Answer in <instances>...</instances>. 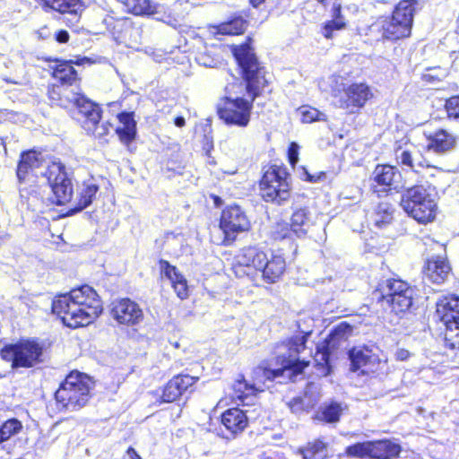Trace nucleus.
Segmentation results:
<instances>
[{
    "label": "nucleus",
    "instance_id": "obj_31",
    "mask_svg": "<svg viewBox=\"0 0 459 459\" xmlns=\"http://www.w3.org/2000/svg\"><path fill=\"white\" fill-rule=\"evenodd\" d=\"M128 13L135 15H151L156 12L152 0H119Z\"/></svg>",
    "mask_w": 459,
    "mask_h": 459
},
{
    "label": "nucleus",
    "instance_id": "obj_27",
    "mask_svg": "<svg viewBox=\"0 0 459 459\" xmlns=\"http://www.w3.org/2000/svg\"><path fill=\"white\" fill-rule=\"evenodd\" d=\"M313 224L311 212L307 208H299L293 212L290 218V229L297 237L306 236Z\"/></svg>",
    "mask_w": 459,
    "mask_h": 459
},
{
    "label": "nucleus",
    "instance_id": "obj_55",
    "mask_svg": "<svg viewBox=\"0 0 459 459\" xmlns=\"http://www.w3.org/2000/svg\"><path fill=\"white\" fill-rule=\"evenodd\" d=\"M55 39L59 43H66L69 40V34L65 30H57L55 33Z\"/></svg>",
    "mask_w": 459,
    "mask_h": 459
},
{
    "label": "nucleus",
    "instance_id": "obj_35",
    "mask_svg": "<svg viewBox=\"0 0 459 459\" xmlns=\"http://www.w3.org/2000/svg\"><path fill=\"white\" fill-rule=\"evenodd\" d=\"M99 187L95 184L85 185L79 193V200L75 206L71 209L72 212H78L88 207L96 195Z\"/></svg>",
    "mask_w": 459,
    "mask_h": 459
},
{
    "label": "nucleus",
    "instance_id": "obj_21",
    "mask_svg": "<svg viewBox=\"0 0 459 459\" xmlns=\"http://www.w3.org/2000/svg\"><path fill=\"white\" fill-rule=\"evenodd\" d=\"M117 118L119 122V126L117 127V135L119 141L131 150L130 144L134 141L137 134L134 113L133 111H124L117 115Z\"/></svg>",
    "mask_w": 459,
    "mask_h": 459
},
{
    "label": "nucleus",
    "instance_id": "obj_45",
    "mask_svg": "<svg viewBox=\"0 0 459 459\" xmlns=\"http://www.w3.org/2000/svg\"><path fill=\"white\" fill-rule=\"evenodd\" d=\"M160 273L164 275L167 279L169 280V281L172 283L175 281H178L179 277L183 276L176 266L171 265L168 261L166 260H160Z\"/></svg>",
    "mask_w": 459,
    "mask_h": 459
},
{
    "label": "nucleus",
    "instance_id": "obj_20",
    "mask_svg": "<svg viewBox=\"0 0 459 459\" xmlns=\"http://www.w3.org/2000/svg\"><path fill=\"white\" fill-rule=\"evenodd\" d=\"M286 269V262L281 255L271 254L270 257L266 255L265 260L263 262L260 273L263 279L268 282L273 283L277 281L283 274Z\"/></svg>",
    "mask_w": 459,
    "mask_h": 459
},
{
    "label": "nucleus",
    "instance_id": "obj_64",
    "mask_svg": "<svg viewBox=\"0 0 459 459\" xmlns=\"http://www.w3.org/2000/svg\"><path fill=\"white\" fill-rule=\"evenodd\" d=\"M110 312L113 314L115 313V308H111Z\"/></svg>",
    "mask_w": 459,
    "mask_h": 459
},
{
    "label": "nucleus",
    "instance_id": "obj_41",
    "mask_svg": "<svg viewBox=\"0 0 459 459\" xmlns=\"http://www.w3.org/2000/svg\"><path fill=\"white\" fill-rule=\"evenodd\" d=\"M342 411V407L341 403L333 402L322 407L320 416H318V418L325 422L334 423L339 421Z\"/></svg>",
    "mask_w": 459,
    "mask_h": 459
},
{
    "label": "nucleus",
    "instance_id": "obj_25",
    "mask_svg": "<svg viewBox=\"0 0 459 459\" xmlns=\"http://www.w3.org/2000/svg\"><path fill=\"white\" fill-rule=\"evenodd\" d=\"M428 149L437 153L451 151L456 144V136L446 130L439 129L429 137Z\"/></svg>",
    "mask_w": 459,
    "mask_h": 459
},
{
    "label": "nucleus",
    "instance_id": "obj_32",
    "mask_svg": "<svg viewBox=\"0 0 459 459\" xmlns=\"http://www.w3.org/2000/svg\"><path fill=\"white\" fill-rule=\"evenodd\" d=\"M395 156L400 164L415 172H419V169L423 168L421 157L418 152L413 153L406 148L399 147L395 151Z\"/></svg>",
    "mask_w": 459,
    "mask_h": 459
},
{
    "label": "nucleus",
    "instance_id": "obj_11",
    "mask_svg": "<svg viewBox=\"0 0 459 459\" xmlns=\"http://www.w3.org/2000/svg\"><path fill=\"white\" fill-rule=\"evenodd\" d=\"M437 312L446 326L445 346L459 349V296L449 295L441 299L437 303Z\"/></svg>",
    "mask_w": 459,
    "mask_h": 459
},
{
    "label": "nucleus",
    "instance_id": "obj_42",
    "mask_svg": "<svg viewBox=\"0 0 459 459\" xmlns=\"http://www.w3.org/2000/svg\"><path fill=\"white\" fill-rule=\"evenodd\" d=\"M300 119L303 123H312L315 121H326L327 116L318 109L310 106H302L299 108Z\"/></svg>",
    "mask_w": 459,
    "mask_h": 459
},
{
    "label": "nucleus",
    "instance_id": "obj_59",
    "mask_svg": "<svg viewBox=\"0 0 459 459\" xmlns=\"http://www.w3.org/2000/svg\"><path fill=\"white\" fill-rule=\"evenodd\" d=\"M124 459H142V457L138 455V453L133 447H129L126 450V454Z\"/></svg>",
    "mask_w": 459,
    "mask_h": 459
},
{
    "label": "nucleus",
    "instance_id": "obj_29",
    "mask_svg": "<svg viewBox=\"0 0 459 459\" xmlns=\"http://www.w3.org/2000/svg\"><path fill=\"white\" fill-rule=\"evenodd\" d=\"M233 390L235 399L248 404L253 402L256 393L263 391V387L261 385H255L254 383L248 384L246 380L241 379L236 381L233 385Z\"/></svg>",
    "mask_w": 459,
    "mask_h": 459
},
{
    "label": "nucleus",
    "instance_id": "obj_49",
    "mask_svg": "<svg viewBox=\"0 0 459 459\" xmlns=\"http://www.w3.org/2000/svg\"><path fill=\"white\" fill-rule=\"evenodd\" d=\"M287 404L295 414H299L309 408V403H306L305 398L299 396L291 399Z\"/></svg>",
    "mask_w": 459,
    "mask_h": 459
},
{
    "label": "nucleus",
    "instance_id": "obj_39",
    "mask_svg": "<svg viewBox=\"0 0 459 459\" xmlns=\"http://www.w3.org/2000/svg\"><path fill=\"white\" fill-rule=\"evenodd\" d=\"M22 429V424L17 419H10L0 426V444L17 435Z\"/></svg>",
    "mask_w": 459,
    "mask_h": 459
},
{
    "label": "nucleus",
    "instance_id": "obj_17",
    "mask_svg": "<svg viewBox=\"0 0 459 459\" xmlns=\"http://www.w3.org/2000/svg\"><path fill=\"white\" fill-rule=\"evenodd\" d=\"M350 369L359 375H370L378 370L380 360L368 350L353 348L349 351Z\"/></svg>",
    "mask_w": 459,
    "mask_h": 459
},
{
    "label": "nucleus",
    "instance_id": "obj_13",
    "mask_svg": "<svg viewBox=\"0 0 459 459\" xmlns=\"http://www.w3.org/2000/svg\"><path fill=\"white\" fill-rule=\"evenodd\" d=\"M42 175L47 178L53 193V196L50 198L53 204L63 205L71 201L74 193L73 185L62 163L52 162L42 172Z\"/></svg>",
    "mask_w": 459,
    "mask_h": 459
},
{
    "label": "nucleus",
    "instance_id": "obj_15",
    "mask_svg": "<svg viewBox=\"0 0 459 459\" xmlns=\"http://www.w3.org/2000/svg\"><path fill=\"white\" fill-rule=\"evenodd\" d=\"M221 421V427L219 435L230 439L235 437L247 428L248 418L244 411L238 408H231L222 413Z\"/></svg>",
    "mask_w": 459,
    "mask_h": 459
},
{
    "label": "nucleus",
    "instance_id": "obj_24",
    "mask_svg": "<svg viewBox=\"0 0 459 459\" xmlns=\"http://www.w3.org/2000/svg\"><path fill=\"white\" fill-rule=\"evenodd\" d=\"M382 36L389 40H396L410 36L411 28L405 22H399L393 15L381 22Z\"/></svg>",
    "mask_w": 459,
    "mask_h": 459
},
{
    "label": "nucleus",
    "instance_id": "obj_1",
    "mask_svg": "<svg viewBox=\"0 0 459 459\" xmlns=\"http://www.w3.org/2000/svg\"><path fill=\"white\" fill-rule=\"evenodd\" d=\"M233 53L242 70L245 89L250 100L238 96L243 91L241 82L229 84L225 87L226 95L218 103L217 111L220 118L227 125L245 127L250 121L252 103L266 86L267 80L264 68L248 45L236 47Z\"/></svg>",
    "mask_w": 459,
    "mask_h": 459
},
{
    "label": "nucleus",
    "instance_id": "obj_60",
    "mask_svg": "<svg viewBox=\"0 0 459 459\" xmlns=\"http://www.w3.org/2000/svg\"><path fill=\"white\" fill-rule=\"evenodd\" d=\"M174 124L176 126L178 127H182L185 126L186 124V121H185V118L183 117H177L175 119H174Z\"/></svg>",
    "mask_w": 459,
    "mask_h": 459
},
{
    "label": "nucleus",
    "instance_id": "obj_46",
    "mask_svg": "<svg viewBox=\"0 0 459 459\" xmlns=\"http://www.w3.org/2000/svg\"><path fill=\"white\" fill-rule=\"evenodd\" d=\"M173 383L178 384V391L180 392V394L184 392H186L190 386H192L197 380L198 377H192L187 374H180L176 377H174L172 379Z\"/></svg>",
    "mask_w": 459,
    "mask_h": 459
},
{
    "label": "nucleus",
    "instance_id": "obj_37",
    "mask_svg": "<svg viewBox=\"0 0 459 459\" xmlns=\"http://www.w3.org/2000/svg\"><path fill=\"white\" fill-rule=\"evenodd\" d=\"M394 209L388 203H380L375 210L373 222L378 228H383L393 220Z\"/></svg>",
    "mask_w": 459,
    "mask_h": 459
},
{
    "label": "nucleus",
    "instance_id": "obj_44",
    "mask_svg": "<svg viewBox=\"0 0 459 459\" xmlns=\"http://www.w3.org/2000/svg\"><path fill=\"white\" fill-rule=\"evenodd\" d=\"M370 441L357 443L352 446H349L346 448V454L349 456L363 458L365 456L369 457Z\"/></svg>",
    "mask_w": 459,
    "mask_h": 459
},
{
    "label": "nucleus",
    "instance_id": "obj_4",
    "mask_svg": "<svg viewBox=\"0 0 459 459\" xmlns=\"http://www.w3.org/2000/svg\"><path fill=\"white\" fill-rule=\"evenodd\" d=\"M400 206L420 223L434 221L437 212L435 188L430 185H416L404 189L401 194Z\"/></svg>",
    "mask_w": 459,
    "mask_h": 459
},
{
    "label": "nucleus",
    "instance_id": "obj_28",
    "mask_svg": "<svg viewBox=\"0 0 459 459\" xmlns=\"http://www.w3.org/2000/svg\"><path fill=\"white\" fill-rule=\"evenodd\" d=\"M85 63L90 64L91 61L87 57L77 58L76 61H65L59 64L54 69V77L60 81L63 84L71 85L77 79V72L73 67L72 64H75L77 65H83Z\"/></svg>",
    "mask_w": 459,
    "mask_h": 459
},
{
    "label": "nucleus",
    "instance_id": "obj_36",
    "mask_svg": "<svg viewBox=\"0 0 459 459\" xmlns=\"http://www.w3.org/2000/svg\"><path fill=\"white\" fill-rule=\"evenodd\" d=\"M351 331L352 328L349 324L342 322L331 331L325 341L328 342V345H332L336 348L342 342L347 340Z\"/></svg>",
    "mask_w": 459,
    "mask_h": 459
},
{
    "label": "nucleus",
    "instance_id": "obj_63",
    "mask_svg": "<svg viewBox=\"0 0 459 459\" xmlns=\"http://www.w3.org/2000/svg\"><path fill=\"white\" fill-rule=\"evenodd\" d=\"M220 202H221V199H220L218 196H216V197L214 198V203H215V204H216V205H219V203H220Z\"/></svg>",
    "mask_w": 459,
    "mask_h": 459
},
{
    "label": "nucleus",
    "instance_id": "obj_57",
    "mask_svg": "<svg viewBox=\"0 0 459 459\" xmlns=\"http://www.w3.org/2000/svg\"><path fill=\"white\" fill-rule=\"evenodd\" d=\"M306 179L309 182H317L321 180V178H325V174L324 172H320L317 175H311L307 171H305Z\"/></svg>",
    "mask_w": 459,
    "mask_h": 459
},
{
    "label": "nucleus",
    "instance_id": "obj_33",
    "mask_svg": "<svg viewBox=\"0 0 459 459\" xmlns=\"http://www.w3.org/2000/svg\"><path fill=\"white\" fill-rule=\"evenodd\" d=\"M285 370L282 368L277 369L268 368L264 365L256 367L253 371L254 384L261 385L263 388L266 381H272L281 377Z\"/></svg>",
    "mask_w": 459,
    "mask_h": 459
},
{
    "label": "nucleus",
    "instance_id": "obj_7",
    "mask_svg": "<svg viewBox=\"0 0 459 459\" xmlns=\"http://www.w3.org/2000/svg\"><path fill=\"white\" fill-rule=\"evenodd\" d=\"M2 359L11 362V368H33L44 361L43 345L34 339L20 340L4 345L0 351Z\"/></svg>",
    "mask_w": 459,
    "mask_h": 459
},
{
    "label": "nucleus",
    "instance_id": "obj_30",
    "mask_svg": "<svg viewBox=\"0 0 459 459\" xmlns=\"http://www.w3.org/2000/svg\"><path fill=\"white\" fill-rule=\"evenodd\" d=\"M417 6L418 0H402L395 6L392 15L399 22H405L406 25L411 28Z\"/></svg>",
    "mask_w": 459,
    "mask_h": 459
},
{
    "label": "nucleus",
    "instance_id": "obj_5",
    "mask_svg": "<svg viewBox=\"0 0 459 459\" xmlns=\"http://www.w3.org/2000/svg\"><path fill=\"white\" fill-rule=\"evenodd\" d=\"M94 383L90 377L80 372H71L55 393L57 408L65 411H77L90 400Z\"/></svg>",
    "mask_w": 459,
    "mask_h": 459
},
{
    "label": "nucleus",
    "instance_id": "obj_61",
    "mask_svg": "<svg viewBox=\"0 0 459 459\" xmlns=\"http://www.w3.org/2000/svg\"><path fill=\"white\" fill-rule=\"evenodd\" d=\"M264 0H250V2L252 3V4L254 6H256L258 4H260L262 2H264Z\"/></svg>",
    "mask_w": 459,
    "mask_h": 459
},
{
    "label": "nucleus",
    "instance_id": "obj_47",
    "mask_svg": "<svg viewBox=\"0 0 459 459\" xmlns=\"http://www.w3.org/2000/svg\"><path fill=\"white\" fill-rule=\"evenodd\" d=\"M178 384L170 379L163 389L161 399L164 403H172L181 396Z\"/></svg>",
    "mask_w": 459,
    "mask_h": 459
},
{
    "label": "nucleus",
    "instance_id": "obj_34",
    "mask_svg": "<svg viewBox=\"0 0 459 459\" xmlns=\"http://www.w3.org/2000/svg\"><path fill=\"white\" fill-rule=\"evenodd\" d=\"M335 347L328 345V342L325 341L322 344L317 346V351L314 356V360L318 366L322 373L326 376L330 373V356L332 350Z\"/></svg>",
    "mask_w": 459,
    "mask_h": 459
},
{
    "label": "nucleus",
    "instance_id": "obj_52",
    "mask_svg": "<svg viewBox=\"0 0 459 459\" xmlns=\"http://www.w3.org/2000/svg\"><path fill=\"white\" fill-rule=\"evenodd\" d=\"M112 127L111 124L108 126L106 124L99 125V123L94 125V127L91 131H86L88 134H92L96 137L103 138L109 134V128Z\"/></svg>",
    "mask_w": 459,
    "mask_h": 459
},
{
    "label": "nucleus",
    "instance_id": "obj_9",
    "mask_svg": "<svg viewBox=\"0 0 459 459\" xmlns=\"http://www.w3.org/2000/svg\"><path fill=\"white\" fill-rule=\"evenodd\" d=\"M383 301L390 307L391 312L402 316L412 305L414 290L405 281L396 279L382 281L377 290Z\"/></svg>",
    "mask_w": 459,
    "mask_h": 459
},
{
    "label": "nucleus",
    "instance_id": "obj_50",
    "mask_svg": "<svg viewBox=\"0 0 459 459\" xmlns=\"http://www.w3.org/2000/svg\"><path fill=\"white\" fill-rule=\"evenodd\" d=\"M445 108L449 117L459 118V96L446 100Z\"/></svg>",
    "mask_w": 459,
    "mask_h": 459
},
{
    "label": "nucleus",
    "instance_id": "obj_23",
    "mask_svg": "<svg viewBox=\"0 0 459 459\" xmlns=\"http://www.w3.org/2000/svg\"><path fill=\"white\" fill-rule=\"evenodd\" d=\"M42 157L33 150L22 152L18 162L16 175L19 183L22 184L30 173L35 172L42 166Z\"/></svg>",
    "mask_w": 459,
    "mask_h": 459
},
{
    "label": "nucleus",
    "instance_id": "obj_62",
    "mask_svg": "<svg viewBox=\"0 0 459 459\" xmlns=\"http://www.w3.org/2000/svg\"><path fill=\"white\" fill-rule=\"evenodd\" d=\"M24 192H25V189H20V195H21L22 198L25 197Z\"/></svg>",
    "mask_w": 459,
    "mask_h": 459
},
{
    "label": "nucleus",
    "instance_id": "obj_51",
    "mask_svg": "<svg viewBox=\"0 0 459 459\" xmlns=\"http://www.w3.org/2000/svg\"><path fill=\"white\" fill-rule=\"evenodd\" d=\"M171 285L174 288V290L179 299H184L187 298L188 288L186 280L184 276L179 277V279H178V281H173Z\"/></svg>",
    "mask_w": 459,
    "mask_h": 459
},
{
    "label": "nucleus",
    "instance_id": "obj_54",
    "mask_svg": "<svg viewBox=\"0 0 459 459\" xmlns=\"http://www.w3.org/2000/svg\"><path fill=\"white\" fill-rule=\"evenodd\" d=\"M289 161L292 166L299 160V145L296 143H291L288 150Z\"/></svg>",
    "mask_w": 459,
    "mask_h": 459
},
{
    "label": "nucleus",
    "instance_id": "obj_26",
    "mask_svg": "<svg viewBox=\"0 0 459 459\" xmlns=\"http://www.w3.org/2000/svg\"><path fill=\"white\" fill-rule=\"evenodd\" d=\"M400 452L401 446L391 441H370L369 457L372 459H394Z\"/></svg>",
    "mask_w": 459,
    "mask_h": 459
},
{
    "label": "nucleus",
    "instance_id": "obj_8",
    "mask_svg": "<svg viewBox=\"0 0 459 459\" xmlns=\"http://www.w3.org/2000/svg\"><path fill=\"white\" fill-rule=\"evenodd\" d=\"M310 333H299L291 336L276 345V359L281 368L286 370H292L300 373L308 366L309 360L301 355L307 351V339Z\"/></svg>",
    "mask_w": 459,
    "mask_h": 459
},
{
    "label": "nucleus",
    "instance_id": "obj_2",
    "mask_svg": "<svg viewBox=\"0 0 459 459\" xmlns=\"http://www.w3.org/2000/svg\"><path fill=\"white\" fill-rule=\"evenodd\" d=\"M52 311L71 328L89 325L101 312V302L96 291L89 285L72 290L56 297Z\"/></svg>",
    "mask_w": 459,
    "mask_h": 459
},
{
    "label": "nucleus",
    "instance_id": "obj_56",
    "mask_svg": "<svg viewBox=\"0 0 459 459\" xmlns=\"http://www.w3.org/2000/svg\"><path fill=\"white\" fill-rule=\"evenodd\" d=\"M411 353L405 349H397L394 353L395 359L400 361H404L410 357Z\"/></svg>",
    "mask_w": 459,
    "mask_h": 459
},
{
    "label": "nucleus",
    "instance_id": "obj_22",
    "mask_svg": "<svg viewBox=\"0 0 459 459\" xmlns=\"http://www.w3.org/2000/svg\"><path fill=\"white\" fill-rule=\"evenodd\" d=\"M401 177L398 169L390 165H377L373 172L374 182L383 186L385 191L397 190Z\"/></svg>",
    "mask_w": 459,
    "mask_h": 459
},
{
    "label": "nucleus",
    "instance_id": "obj_58",
    "mask_svg": "<svg viewBox=\"0 0 459 459\" xmlns=\"http://www.w3.org/2000/svg\"><path fill=\"white\" fill-rule=\"evenodd\" d=\"M37 35H38L39 39H47L50 38L51 33H50L49 29L47 26H44L37 31Z\"/></svg>",
    "mask_w": 459,
    "mask_h": 459
},
{
    "label": "nucleus",
    "instance_id": "obj_48",
    "mask_svg": "<svg viewBox=\"0 0 459 459\" xmlns=\"http://www.w3.org/2000/svg\"><path fill=\"white\" fill-rule=\"evenodd\" d=\"M291 231L290 226L287 222H278L272 230V237L275 240H281L288 238Z\"/></svg>",
    "mask_w": 459,
    "mask_h": 459
},
{
    "label": "nucleus",
    "instance_id": "obj_38",
    "mask_svg": "<svg viewBox=\"0 0 459 459\" xmlns=\"http://www.w3.org/2000/svg\"><path fill=\"white\" fill-rule=\"evenodd\" d=\"M246 21L243 18L238 17L230 22H223L216 28L215 34L221 35H238L246 30Z\"/></svg>",
    "mask_w": 459,
    "mask_h": 459
},
{
    "label": "nucleus",
    "instance_id": "obj_19",
    "mask_svg": "<svg viewBox=\"0 0 459 459\" xmlns=\"http://www.w3.org/2000/svg\"><path fill=\"white\" fill-rule=\"evenodd\" d=\"M143 319V312L136 302L129 299H123L117 304V323L137 325Z\"/></svg>",
    "mask_w": 459,
    "mask_h": 459
},
{
    "label": "nucleus",
    "instance_id": "obj_3",
    "mask_svg": "<svg viewBox=\"0 0 459 459\" xmlns=\"http://www.w3.org/2000/svg\"><path fill=\"white\" fill-rule=\"evenodd\" d=\"M55 104L71 110L72 117L78 121L85 131L93 129L100 120V108L85 96L74 92L68 88H58L50 93Z\"/></svg>",
    "mask_w": 459,
    "mask_h": 459
},
{
    "label": "nucleus",
    "instance_id": "obj_53",
    "mask_svg": "<svg viewBox=\"0 0 459 459\" xmlns=\"http://www.w3.org/2000/svg\"><path fill=\"white\" fill-rule=\"evenodd\" d=\"M196 59L199 65H204L205 67H215L219 63L217 59L211 57L206 53L198 55Z\"/></svg>",
    "mask_w": 459,
    "mask_h": 459
},
{
    "label": "nucleus",
    "instance_id": "obj_18",
    "mask_svg": "<svg viewBox=\"0 0 459 459\" xmlns=\"http://www.w3.org/2000/svg\"><path fill=\"white\" fill-rule=\"evenodd\" d=\"M451 273V266L446 257L432 256L424 269V278L435 284L444 283Z\"/></svg>",
    "mask_w": 459,
    "mask_h": 459
},
{
    "label": "nucleus",
    "instance_id": "obj_12",
    "mask_svg": "<svg viewBox=\"0 0 459 459\" xmlns=\"http://www.w3.org/2000/svg\"><path fill=\"white\" fill-rule=\"evenodd\" d=\"M219 226L223 238L217 243L227 246L232 244L238 234L248 231L251 223L246 212L239 205L234 204L222 210Z\"/></svg>",
    "mask_w": 459,
    "mask_h": 459
},
{
    "label": "nucleus",
    "instance_id": "obj_14",
    "mask_svg": "<svg viewBox=\"0 0 459 459\" xmlns=\"http://www.w3.org/2000/svg\"><path fill=\"white\" fill-rule=\"evenodd\" d=\"M266 254L256 247L241 248L234 256L232 271L238 278L245 276L254 279V273L261 269Z\"/></svg>",
    "mask_w": 459,
    "mask_h": 459
},
{
    "label": "nucleus",
    "instance_id": "obj_10",
    "mask_svg": "<svg viewBox=\"0 0 459 459\" xmlns=\"http://www.w3.org/2000/svg\"><path fill=\"white\" fill-rule=\"evenodd\" d=\"M260 194L265 202L281 204L290 196L289 174L285 168L272 165L260 181Z\"/></svg>",
    "mask_w": 459,
    "mask_h": 459
},
{
    "label": "nucleus",
    "instance_id": "obj_16",
    "mask_svg": "<svg viewBox=\"0 0 459 459\" xmlns=\"http://www.w3.org/2000/svg\"><path fill=\"white\" fill-rule=\"evenodd\" d=\"M45 11L53 10L65 15L68 26L76 25L83 11L81 0H41Z\"/></svg>",
    "mask_w": 459,
    "mask_h": 459
},
{
    "label": "nucleus",
    "instance_id": "obj_43",
    "mask_svg": "<svg viewBox=\"0 0 459 459\" xmlns=\"http://www.w3.org/2000/svg\"><path fill=\"white\" fill-rule=\"evenodd\" d=\"M333 13H334V19L326 22L323 29V34L327 39H331L333 37V31L334 30H341L345 25L343 18L341 16V7L340 6L334 8Z\"/></svg>",
    "mask_w": 459,
    "mask_h": 459
},
{
    "label": "nucleus",
    "instance_id": "obj_6",
    "mask_svg": "<svg viewBox=\"0 0 459 459\" xmlns=\"http://www.w3.org/2000/svg\"><path fill=\"white\" fill-rule=\"evenodd\" d=\"M329 85L335 106L351 114L362 108L374 97L372 88L365 82H353L345 86L342 77L332 75L329 77Z\"/></svg>",
    "mask_w": 459,
    "mask_h": 459
},
{
    "label": "nucleus",
    "instance_id": "obj_40",
    "mask_svg": "<svg viewBox=\"0 0 459 459\" xmlns=\"http://www.w3.org/2000/svg\"><path fill=\"white\" fill-rule=\"evenodd\" d=\"M302 454L304 459H325L327 456L326 446L323 441L317 440L308 444Z\"/></svg>",
    "mask_w": 459,
    "mask_h": 459
}]
</instances>
